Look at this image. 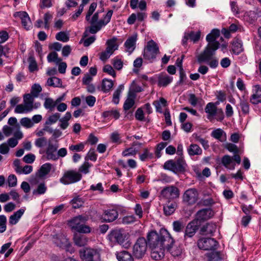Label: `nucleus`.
<instances>
[{
    "label": "nucleus",
    "mask_w": 261,
    "mask_h": 261,
    "mask_svg": "<svg viewBox=\"0 0 261 261\" xmlns=\"http://www.w3.org/2000/svg\"><path fill=\"white\" fill-rule=\"evenodd\" d=\"M220 33L218 29H213L211 32L206 37L208 42L203 51L197 57V62L201 64L208 61L215 55V52L220 47V43L215 41L220 36Z\"/></svg>",
    "instance_id": "obj_1"
},
{
    "label": "nucleus",
    "mask_w": 261,
    "mask_h": 261,
    "mask_svg": "<svg viewBox=\"0 0 261 261\" xmlns=\"http://www.w3.org/2000/svg\"><path fill=\"white\" fill-rule=\"evenodd\" d=\"M109 240L114 243H117L125 248L130 246L131 243L127 234L123 230L114 229L108 235Z\"/></svg>",
    "instance_id": "obj_2"
},
{
    "label": "nucleus",
    "mask_w": 261,
    "mask_h": 261,
    "mask_svg": "<svg viewBox=\"0 0 261 261\" xmlns=\"http://www.w3.org/2000/svg\"><path fill=\"white\" fill-rule=\"evenodd\" d=\"M186 163L182 157H180L176 160H170L166 161L164 165V168L172 171L177 174L183 173L185 171Z\"/></svg>",
    "instance_id": "obj_3"
},
{
    "label": "nucleus",
    "mask_w": 261,
    "mask_h": 261,
    "mask_svg": "<svg viewBox=\"0 0 261 261\" xmlns=\"http://www.w3.org/2000/svg\"><path fill=\"white\" fill-rule=\"evenodd\" d=\"M147 246L146 240L143 237L139 238L133 246L134 256L138 259L142 258L146 252Z\"/></svg>",
    "instance_id": "obj_4"
},
{
    "label": "nucleus",
    "mask_w": 261,
    "mask_h": 261,
    "mask_svg": "<svg viewBox=\"0 0 261 261\" xmlns=\"http://www.w3.org/2000/svg\"><path fill=\"white\" fill-rule=\"evenodd\" d=\"M80 256L83 261H99L100 255L96 249L86 248L79 251Z\"/></svg>",
    "instance_id": "obj_5"
},
{
    "label": "nucleus",
    "mask_w": 261,
    "mask_h": 261,
    "mask_svg": "<svg viewBox=\"0 0 261 261\" xmlns=\"http://www.w3.org/2000/svg\"><path fill=\"white\" fill-rule=\"evenodd\" d=\"M160 53L158 44L153 40L149 41L144 50V58L148 60H153Z\"/></svg>",
    "instance_id": "obj_6"
},
{
    "label": "nucleus",
    "mask_w": 261,
    "mask_h": 261,
    "mask_svg": "<svg viewBox=\"0 0 261 261\" xmlns=\"http://www.w3.org/2000/svg\"><path fill=\"white\" fill-rule=\"evenodd\" d=\"M161 232L158 233L156 231L152 230L147 235V244L151 249H160L161 245Z\"/></svg>",
    "instance_id": "obj_7"
},
{
    "label": "nucleus",
    "mask_w": 261,
    "mask_h": 261,
    "mask_svg": "<svg viewBox=\"0 0 261 261\" xmlns=\"http://www.w3.org/2000/svg\"><path fill=\"white\" fill-rule=\"evenodd\" d=\"M161 245L160 249L164 251L166 249L167 251L171 250L174 244V240L171 236L169 232L164 228L161 229Z\"/></svg>",
    "instance_id": "obj_8"
},
{
    "label": "nucleus",
    "mask_w": 261,
    "mask_h": 261,
    "mask_svg": "<svg viewBox=\"0 0 261 261\" xmlns=\"http://www.w3.org/2000/svg\"><path fill=\"white\" fill-rule=\"evenodd\" d=\"M161 196L168 200H173L179 197V190L174 186H169L164 187L160 193Z\"/></svg>",
    "instance_id": "obj_9"
},
{
    "label": "nucleus",
    "mask_w": 261,
    "mask_h": 261,
    "mask_svg": "<svg viewBox=\"0 0 261 261\" xmlns=\"http://www.w3.org/2000/svg\"><path fill=\"white\" fill-rule=\"evenodd\" d=\"M218 244L217 241L211 238H201L197 241L198 248L203 250H216Z\"/></svg>",
    "instance_id": "obj_10"
},
{
    "label": "nucleus",
    "mask_w": 261,
    "mask_h": 261,
    "mask_svg": "<svg viewBox=\"0 0 261 261\" xmlns=\"http://www.w3.org/2000/svg\"><path fill=\"white\" fill-rule=\"evenodd\" d=\"M198 198V193L196 189L191 188L186 190L182 196L184 203L192 205L195 204Z\"/></svg>",
    "instance_id": "obj_11"
},
{
    "label": "nucleus",
    "mask_w": 261,
    "mask_h": 261,
    "mask_svg": "<svg viewBox=\"0 0 261 261\" xmlns=\"http://www.w3.org/2000/svg\"><path fill=\"white\" fill-rule=\"evenodd\" d=\"M214 213L211 208H202L196 213L194 220L197 222L199 225H201L205 221L212 217Z\"/></svg>",
    "instance_id": "obj_12"
},
{
    "label": "nucleus",
    "mask_w": 261,
    "mask_h": 261,
    "mask_svg": "<svg viewBox=\"0 0 261 261\" xmlns=\"http://www.w3.org/2000/svg\"><path fill=\"white\" fill-rule=\"evenodd\" d=\"M82 175L74 171H68L65 172L64 176L60 179V182L65 185L74 183L81 180Z\"/></svg>",
    "instance_id": "obj_13"
},
{
    "label": "nucleus",
    "mask_w": 261,
    "mask_h": 261,
    "mask_svg": "<svg viewBox=\"0 0 261 261\" xmlns=\"http://www.w3.org/2000/svg\"><path fill=\"white\" fill-rule=\"evenodd\" d=\"M59 147L58 141L56 140L55 143H53L51 142V139H49L48 142V146L46 150V154L48 160H52L56 161L58 159V157L55 152L57 150Z\"/></svg>",
    "instance_id": "obj_14"
},
{
    "label": "nucleus",
    "mask_w": 261,
    "mask_h": 261,
    "mask_svg": "<svg viewBox=\"0 0 261 261\" xmlns=\"http://www.w3.org/2000/svg\"><path fill=\"white\" fill-rule=\"evenodd\" d=\"M52 239L54 243L60 248H67L69 246L68 239L62 233L53 235Z\"/></svg>",
    "instance_id": "obj_15"
},
{
    "label": "nucleus",
    "mask_w": 261,
    "mask_h": 261,
    "mask_svg": "<svg viewBox=\"0 0 261 261\" xmlns=\"http://www.w3.org/2000/svg\"><path fill=\"white\" fill-rule=\"evenodd\" d=\"M118 216V213L116 210H108L101 216V220L102 222H111L115 220Z\"/></svg>",
    "instance_id": "obj_16"
},
{
    "label": "nucleus",
    "mask_w": 261,
    "mask_h": 261,
    "mask_svg": "<svg viewBox=\"0 0 261 261\" xmlns=\"http://www.w3.org/2000/svg\"><path fill=\"white\" fill-rule=\"evenodd\" d=\"M200 226V225H199L197 222L193 220L188 224L186 227L185 233V237L191 238L194 236Z\"/></svg>",
    "instance_id": "obj_17"
},
{
    "label": "nucleus",
    "mask_w": 261,
    "mask_h": 261,
    "mask_svg": "<svg viewBox=\"0 0 261 261\" xmlns=\"http://www.w3.org/2000/svg\"><path fill=\"white\" fill-rule=\"evenodd\" d=\"M137 40V35L135 34L129 37L124 43V46L126 48V51L129 53V54L135 50L136 48V41Z\"/></svg>",
    "instance_id": "obj_18"
},
{
    "label": "nucleus",
    "mask_w": 261,
    "mask_h": 261,
    "mask_svg": "<svg viewBox=\"0 0 261 261\" xmlns=\"http://www.w3.org/2000/svg\"><path fill=\"white\" fill-rule=\"evenodd\" d=\"M216 225L212 223H207L202 226L200 229V234L201 235L212 234L215 232Z\"/></svg>",
    "instance_id": "obj_19"
},
{
    "label": "nucleus",
    "mask_w": 261,
    "mask_h": 261,
    "mask_svg": "<svg viewBox=\"0 0 261 261\" xmlns=\"http://www.w3.org/2000/svg\"><path fill=\"white\" fill-rule=\"evenodd\" d=\"M135 96L136 95L135 93L129 91L128 93V97L125 100L123 105V109L125 111L129 110L134 105V98H135Z\"/></svg>",
    "instance_id": "obj_20"
},
{
    "label": "nucleus",
    "mask_w": 261,
    "mask_h": 261,
    "mask_svg": "<svg viewBox=\"0 0 261 261\" xmlns=\"http://www.w3.org/2000/svg\"><path fill=\"white\" fill-rule=\"evenodd\" d=\"M75 244L79 247H83L87 244L88 240L87 237L81 233L75 234L73 237Z\"/></svg>",
    "instance_id": "obj_21"
},
{
    "label": "nucleus",
    "mask_w": 261,
    "mask_h": 261,
    "mask_svg": "<svg viewBox=\"0 0 261 261\" xmlns=\"http://www.w3.org/2000/svg\"><path fill=\"white\" fill-rule=\"evenodd\" d=\"M51 165L50 163H45L42 165L36 173V176L42 178L47 175L50 171Z\"/></svg>",
    "instance_id": "obj_22"
},
{
    "label": "nucleus",
    "mask_w": 261,
    "mask_h": 261,
    "mask_svg": "<svg viewBox=\"0 0 261 261\" xmlns=\"http://www.w3.org/2000/svg\"><path fill=\"white\" fill-rule=\"evenodd\" d=\"M19 16L21 19V23L25 29L29 30L31 23L30 18L26 12H20Z\"/></svg>",
    "instance_id": "obj_23"
},
{
    "label": "nucleus",
    "mask_w": 261,
    "mask_h": 261,
    "mask_svg": "<svg viewBox=\"0 0 261 261\" xmlns=\"http://www.w3.org/2000/svg\"><path fill=\"white\" fill-rule=\"evenodd\" d=\"M256 92L253 94L250 98V101L254 105L261 102V87L258 85L255 86Z\"/></svg>",
    "instance_id": "obj_24"
},
{
    "label": "nucleus",
    "mask_w": 261,
    "mask_h": 261,
    "mask_svg": "<svg viewBox=\"0 0 261 261\" xmlns=\"http://www.w3.org/2000/svg\"><path fill=\"white\" fill-rule=\"evenodd\" d=\"M24 212V210L22 208H21L15 212L10 217L9 223L11 225L16 224L18 222L19 219L23 214Z\"/></svg>",
    "instance_id": "obj_25"
},
{
    "label": "nucleus",
    "mask_w": 261,
    "mask_h": 261,
    "mask_svg": "<svg viewBox=\"0 0 261 261\" xmlns=\"http://www.w3.org/2000/svg\"><path fill=\"white\" fill-rule=\"evenodd\" d=\"M84 218L82 216H79L69 221V225L72 229L75 230L79 226L84 223Z\"/></svg>",
    "instance_id": "obj_26"
},
{
    "label": "nucleus",
    "mask_w": 261,
    "mask_h": 261,
    "mask_svg": "<svg viewBox=\"0 0 261 261\" xmlns=\"http://www.w3.org/2000/svg\"><path fill=\"white\" fill-rule=\"evenodd\" d=\"M117 40V38L115 37H113L112 39L108 40L106 42L107 47L106 49L109 51H111L112 53L113 54L114 51L115 50H117L118 48V45L116 43Z\"/></svg>",
    "instance_id": "obj_27"
},
{
    "label": "nucleus",
    "mask_w": 261,
    "mask_h": 261,
    "mask_svg": "<svg viewBox=\"0 0 261 261\" xmlns=\"http://www.w3.org/2000/svg\"><path fill=\"white\" fill-rule=\"evenodd\" d=\"M170 201L168 200V203L164 206V212L165 215L166 216H169L173 214L177 207V204L176 202H173L170 203Z\"/></svg>",
    "instance_id": "obj_28"
},
{
    "label": "nucleus",
    "mask_w": 261,
    "mask_h": 261,
    "mask_svg": "<svg viewBox=\"0 0 261 261\" xmlns=\"http://www.w3.org/2000/svg\"><path fill=\"white\" fill-rule=\"evenodd\" d=\"M117 258L119 261H134L132 255L126 251H122L118 253Z\"/></svg>",
    "instance_id": "obj_29"
},
{
    "label": "nucleus",
    "mask_w": 261,
    "mask_h": 261,
    "mask_svg": "<svg viewBox=\"0 0 261 261\" xmlns=\"http://www.w3.org/2000/svg\"><path fill=\"white\" fill-rule=\"evenodd\" d=\"M173 78L166 74H161L158 77V84L159 86H167L172 81Z\"/></svg>",
    "instance_id": "obj_30"
},
{
    "label": "nucleus",
    "mask_w": 261,
    "mask_h": 261,
    "mask_svg": "<svg viewBox=\"0 0 261 261\" xmlns=\"http://www.w3.org/2000/svg\"><path fill=\"white\" fill-rule=\"evenodd\" d=\"M243 51V48L241 41L238 39H236L232 44V51L236 55H239Z\"/></svg>",
    "instance_id": "obj_31"
},
{
    "label": "nucleus",
    "mask_w": 261,
    "mask_h": 261,
    "mask_svg": "<svg viewBox=\"0 0 261 261\" xmlns=\"http://www.w3.org/2000/svg\"><path fill=\"white\" fill-rule=\"evenodd\" d=\"M47 84L50 87H63L61 80L56 76L48 78L47 81Z\"/></svg>",
    "instance_id": "obj_32"
},
{
    "label": "nucleus",
    "mask_w": 261,
    "mask_h": 261,
    "mask_svg": "<svg viewBox=\"0 0 261 261\" xmlns=\"http://www.w3.org/2000/svg\"><path fill=\"white\" fill-rule=\"evenodd\" d=\"M188 152L190 156H194L195 155L201 154L202 153V149L198 145L192 144L188 148Z\"/></svg>",
    "instance_id": "obj_33"
},
{
    "label": "nucleus",
    "mask_w": 261,
    "mask_h": 261,
    "mask_svg": "<svg viewBox=\"0 0 261 261\" xmlns=\"http://www.w3.org/2000/svg\"><path fill=\"white\" fill-rule=\"evenodd\" d=\"M211 250V252L205 254L207 261H218L221 259L220 252L216 251L215 250Z\"/></svg>",
    "instance_id": "obj_34"
},
{
    "label": "nucleus",
    "mask_w": 261,
    "mask_h": 261,
    "mask_svg": "<svg viewBox=\"0 0 261 261\" xmlns=\"http://www.w3.org/2000/svg\"><path fill=\"white\" fill-rule=\"evenodd\" d=\"M205 111L208 114V118L217 114V107L213 102L208 103L205 108Z\"/></svg>",
    "instance_id": "obj_35"
},
{
    "label": "nucleus",
    "mask_w": 261,
    "mask_h": 261,
    "mask_svg": "<svg viewBox=\"0 0 261 261\" xmlns=\"http://www.w3.org/2000/svg\"><path fill=\"white\" fill-rule=\"evenodd\" d=\"M33 109L30 107H29L26 104H20L16 106L15 109V112L16 113H28L32 111Z\"/></svg>",
    "instance_id": "obj_36"
},
{
    "label": "nucleus",
    "mask_w": 261,
    "mask_h": 261,
    "mask_svg": "<svg viewBox=\"0 0 261 261\" xmlns=\"http://www.w3.org/2000/svg\"><path fill=\"white\" fill-rule=\"evenodd\" d=\"M57 102L51 98L47 97L45 98L44 107L46 109L53 111L57 106Z\"/></svg>",
    "instance_id": "obj_37"
},
{
    "label": "nucleus",
    "mask_w": 261,
    "mask_h": 261,
    "mask_svg": "<svg viewBox=\"0 0 261 261\" xmlns=\"http://www.w3.org/2000/svg\"><path fill=\"white\" fill-rule=\"evenodd\" d=\"M113 81L104 79L102 81V90L105 93L108 92L113 87Z\"/></svg>",
    "instance_id": "obj_38"
},
{
    "label": "nucleus",
    "mask_w": 261,
    "mask_h": 261,
    "mask_svg": "<svg viewBox=\"0 0 261 261\" xmlns=\"http://www.w3.org/2000/svg\"><path fill=\"white\" fill-rule=\"evenodd\" d=\"M167 100L163 97H161L159 100H155L153 102V105L155 106L156 112L160 113H162L161 105L165 107L167 106Z\"/></svg>",
    "instance_id": "obj_39"
},
{
    "label": "nucleus",
    "mask_w": 261,
    "mask_h": 261,
    "mask_svg": "<svg viewBox=\"0 0 261 261\" xmlns=\"http://www.w3.org/2000/svg\"><path fill=\"white\" fill-rule=\"evenodd\" d=\"M103 25H105L104 20H100L96 24H91V26L89 28V32L91 34H95L99 31Z\"/></svg>",
    "instance_id": "obj_40"
},
{
    "label": "nucleus",
    "mask_w": 261,
    "mask_h": 261,
    "mask_svg": "<svg viewBox=\"0 0 261 261\" xmlns=\"http://www.w3.org/2000/svg\"><path fill=\"white\" fill-rule=\"evenodd\" d=\"M186 33L189 39H190L191 41H193L194 43L197 42L200 39L201 36V32L200 31H198L197 32L191 31L190 32Z\"/></svg>",
    "instance_id": "obj_41"
},
{
    "label": "nucleus",
    "mask_w": 261,
    "mask_h": 261,
    "mask_svg": "<svg viewBox=\"0 0 261 261\" xmlns=\"http://www.w3.org/2000/svg\"><path fill=\"white\" fill-rule=\"evenodd\" d=\"M124 89L123 85H120L119 86L117 90L114 92L113 95L112 101L115 104H118L119 102V96L121 93V91Z\"/></svg>",
    "instance_id": "obj_42"
},
{
    "label": "nucleus",
    "mask_w": 261,
    "mask_h": 261,
    "mask_svg": "<svg viewBox=\"0 0 261 261\" xmlns=\"http://www.w3.org/2000/svg\"><path fill=\"white\" fill-rule=\"evenodd\" d=\"M47 58L48 62H55L56 64L59 63L62 60L61 58H58V55L55 51L50 53Z\"/></svg>",
    "instance_id": "obj_43"
},
{
    "label": "nucleus",
    "mask_w": 261,
    "mask_h": 261,
    "mask_svg": "<svg viewBox=\"0 0 261 261\" xmlns=\"http://www.w3.org/2000/svg\"><path fill=\"white\" fill-rule=\"evenodd\" d=\"M164 251L161 249H151V257L155 259H160L164 256Z\"/></svg>",
    "instance_id": "obj_44"
},
{
    "label": "nucleus",
    "mask_w": 261,
    "mask_h": 261,
    "mask_svg": "<svg viewBox=\"0 0 261 261\" xmlns=\"http://www.w3.org/2000/svg\"><path fill=\"white\" fill-rule=\"evenodd\" d=\"M222 164L227 168L233 169L234 168V164L230 168L229 166L232 163V159L228 155H224L221 160Z\"/></svg>",
    "instance_id": "obj_45"
},
{
    "label": "nucleus",
    "mask_w": 261,
    "mask_h": 261,
    "mask_svg": "<svg viewBox=\"0 0 261 261\" xmlns=\"http://www.w3.org/2000/svg\"><path fill=\"white\" fill-rule=\"evenodd\" d=\"M102 116L104 118H110L113 116L115 119H117L119 118L120 114L117 110H115L105 111L102 113Z\"/></svg>",
    "instance_id": "obj_46"
},
{
    "label": "nucleus",
    "mask_w": 261,
    "mask_h": 261,
    "mask_svg": "<svg viewBox=\"0 0 261 261\" xmlns=\"http://www.w3.org/2000/svg\"><path fill=\"white\" fill-rule=\"evenodd\" d=\"M47 190V187H46L44 182H42L39 184L37 188L33 191V195H42L44 194Z\"/></svg>",
    "instance_id": "obj_47"
},
{
    "label": "nucleus",
    "mask_w": 261,
    "mask_h": 261,
    "mask_svg": "<svg viewBox=\"0 0 261 261\" xmlns=\"http://www.w3.org/2000/svg\"><path fill=\"white\" fill-rule=\"evenodd\" d=\"M84 202L83 199L79 196L74 198L70 202L74 208H80L83 205Z\"/></svg>",
    "instance_id": "obj_48"
},
{
    "label": "nucleus",
    "mask_w": 261,
    "mask_h": 261,
    "mask_svg": "<svg viewBox=\"0 0 261 261\" xmlns=\"http://www.w3.org/2000/svg\"><path fill=\"white\" fill-rule=\"evenodd\" d=\"M28 61L29 62V69L30 72H33L38 70L37 64L34 57H29Z\"/></svg>",
    "instance_id": "obj_49"
},
{
    "label": "nucleus",
    "mask_w": 261,
    "mask_h": 261,
    "mask_svg": "<svg viewBox=\"0 0 261 261\" xmlns=\"http://www.w3.org/2000/svg\"><path fill=\"white\" fill-rule=\"evenodd\" d=\"M60 114L56 113L50 116L45 122V125H50L53 123H56L58 120L60 119Z\"/></svg>",
    "instance_id": "obj_50"
},
{
    "label": "nucleus",
    "mask_w": 261,
    "mask_h": 261,
    "mask_svg": "<svg viewBox=\"0 0 261 261\" xmlns=\"http://www.w3.org/2000/svg\"><path fill=\"white\" fill-rule=\"evenodd\" d=\"M34 99L30 94H25L23 96V103L33 109Z\"/></svg>",
    "instance_id": "obj_51"
},
{
    "label": "nucleus",
    "mask_w": 261,
    "mask_h": 261,
    "mask_svg": "<svg viewBox=\"0 0 261 261\" xmlns=\"http://www.w3.org/2000/svg\"><path fill=\"white\" fill-rule=\"evenodd\" d=\"M42 91V88L39 84H34L32 86L31 94L35 97L38 96L39 94Z\"/></svg>",
    "instance_id": "obj_52"
},
{
    "label": "nucleus",
    "mask_w": 261,
    "mask_h": 261,
    "mask_svg": "<svg viewBox=\"0 0 261 261\" xmlns=\"http://www.w3.org/2000/svg\"><path fill=\"white\" fill-rule=\"evenodd\" d=\"M56 39L59 41H61L64 42H67L69 37L64 32H60L57 33L56 35Z\"/></svg>",
    "instance_id": "obj_53"
},
{
    "label": "nucleus",
    "mask_w": 261,
    "mask_h": 261,
    "mask_svg": "<svg viewBox=\"0 0 261 261\" xmlns=\"http://www.w3.org/2000/svg\"><path fill=\"white\" fill-rule=\"evenodd\" d=\"M240 106L244 114H247L249 112V103L245 100H241Z\"/></svg>",
    "instance_id": "obj_54"
},
{
    "label": "nucleus",
    "mask_w": 261,
    "mask_h": 261,
    "mask_svg": "<svg viewBox=\"0 0 261 261\" xmlns=\"http://www.w3.org/2000/svg\"><path fill=\"white\" fill-rule=\"evenodd\" d=\"M85 161L89 160L95 161L97 159V154L95 153L94 149H90L87 155L85 157Z\"/></svg>",
    "instance_id": "obj_55"
},
{
    "label": "nucleus",
    "mask_w": 261,
    "mask_h": 261,
    "mask_svg": "<svg viewBox=\"0 0 261 261\" xmlns=\"http://www.w3.org/2000/svg\"><path fill=\"white\" fill-rule=\"evenodd\" d=\"M47 144V139L45 137H41L37 139L35 142V145L39 148H41Z\"/></svg>",
    "instance_id": "obj_56"
},
{
    "label": "nucleus",
    "mask_w": 261,
    "mask_h": 261,
    "mask_svg": "<svg viewBox=\"0 0 261 261\" xmlns=\"http://www.w3.org/2000/svg\"><path fill=\"white\" fill-rule=\"evenodd\" d=\"M8 182L9 187H15L17 182L16 176L14 174L10 175L8 178Z\"/></svg>",
    "instance_id": "obj_57"
},
{
    "label": "nucleus",
    "mask_w": 261,
    "mask_h": 261,
    "mask_svg": "<svg viewBox=\"0 0 261 261\" xmlns=\"http://www.w3.org/2000/svg\"><path fill=\"white\" fill-rule=\"evenodd\" d=\"M20 123L22 126L27 128L31 127L33 125V123L32 122L31 119L27 117L22 118L20 120Z\"/></svg>",
    "instance_id": "obj_58"
},
{
    "label": "nucleus",
    "mask_w": 261,
    "mask_h": 261,
    "mask_svg": "<svg viewBox=\"0 0 261 261\" xmlns=\"http://www.w3.org/2000/svg\"><path fill=\"white\" fill-rule=\"evenodd\" d=\"M224 133L223 130L220 128L216 129L213 130L211 134V136L214 138L222 141L221 138Z\"/></svg>",
    "instance_id": "obj_59"
},
{
    "label": "nucleus",
    "mask_w": 261,
    "mask_h": 261,
    "mask_svg": "<svg viewBox=\"0 0 261 261\" xmlns=\"http://www.w3.org/2000/svg\"><path fill=\"white\" fill-rule=\"evenodd\" d=\"M103 71L113 76V77H114L116 76V72L115 70L113 69L112 67L110 65L107 64L105 65L103 68Z\"/></svg>",
    "instance_id": "obj_60"
},
{
    "label": "nucleus",
    "mask_w": 261,
    "mask_h": 261,
    "mask_svg": "<svg viewBox=\"0 0 261 261\" xmlns=\"http://www.w3.org/2000/svg\"><path fill=\"white\" fill-rule=\"evenodd\" d=\"M75 230L80 233H89L90 232V228L84 223H82L80 226H79L77 229Z\"/></svg>",
    "instance_id": "obj_61"
},
{
    "label": "nucleus",
    "mask_w": 261,
    "mask_h": 261,
    "mask_svg": "<svg viewBox=\"0 0 261 261\" xmlns=\"http://www.w3.org/2000/svg\"><path fill=\"white\" fill-rule=\"evenodd\" d=\"M173 230L176 232H180L183 230L184 226L181 222L179 221H174L173 223Z\"/></svg>",
    "instance_id": "obj_62"
},
{
    "label": "nucleus",
    "mask_w": 261,
    "mask_h": 261,
    "mask_svg": "<svg viewBox=\"0 0 261 261\" xmlns=\"http://www.w3.org/2000/svg\"><path fill=\"white\" fill-rule=\"evenodd\" d=\"M91 165L87 161L80 167L79 171L87 174L89 172V168L91 167Z\"/></svg>",
    "instance_id": "obj_63"
},
{
    "label": "nucleus",
    "mask_w": 261,
    "mask_h": 261,
    "mask_svg": "<svg viewBox=\"0 0 261 261\" xmlns=\"http://www.w3.org/2000/svg\"><path fill=\"white\" fill-rule=\"evenodd\" d=\"M35 160V156L32 153H29L23 158V161L26 163L31 164L33 163Z\"/></svg>",
    "instance_id": "obj_64"
}]
</instances>
